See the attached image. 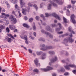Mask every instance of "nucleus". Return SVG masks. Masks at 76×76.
I'll return each mask as SVG.
<instances>
[{
  "label": "nucleus",
  "instance_id": "31",
  "mask_svg": "<svg viewBox=\"0 0 76 76\" xmlns=\"http://www.w3.org/2000/svg\"><path fill=\"white\" fill-rule=\"evenodd\" d=\"M63 20L65 23H67V19L64 17H63Z\"/></svg>",
  "mask_w": 76,
  "mask_h": 76
},
{
  "label": "nucleus",
  "instance_id": "4",
  "mask_svg": "<svg viewBox=\"0 0 76 76\" xmlns=\"http://www.w3.org/2000/svg\"><path fill=\"white\" fill-rule=\"evenodd\" d=\"M69 67H75V68H76V66L75 65L69 64L68 66L66 65L64 66L65 68L67 70H69V69H70Z\"/></svg>",
  "mask_w": 76,
  "mask_h": 76
},
{
  "label": "nucleus",
  "instance_id": "21",
  "mask_svg": "<svg viewBox=\"0 0 76 76\" xmlns=\"http://www.w3.org/2000/svg\"><path fill=\"white\" fill-rule=\"evenodd\" d=\"M71 21H72V23H73V24H75L76 23V21L75 20V19L71 20Z\"/></svg>",
  "mask_w": 76,
  "mask_h": 76
},
{
  "label": "nucleus",
  "instance_id": "59",
  "mask_svg": "<svg viewBox=\"0 0 76 76\" xmlns=\"http://www.w3.org/2000/svg\"><path fill=\"white\" fill-rule=\"evenodd\" d=\"M65 36H66V34H63V35H62L61 36V37H65Z\"/></svg>",
  "mask_w": 76,
  "mask_h": 76
},
{
  "label": "nucleus",
  "instance_id": "15",
  "mask_svg": "<svg viewBox=\"0 0 76 76\" xmlns=\"http://www.w3.org/2000/svg\"><path fill=\"white\" fill-rule=\"evenodd\" d=\"M5 26L3 25L0 26V33L1 32L2 30H3V29H5Z\"/></svg>",
  "mask_w": 76,
  "mask_h": 76
},
{
  "label": "nucleus",
  "instance_id": "34",
  "mask_svg": "<svg viewBox=\"0 0 76 76\" xmlns=\"http://www.w3.org/2000/svg\"><path fill=\"white\" fill-rule=\"evenodd\" d=\"M45 15L46 18H48L49 16H51V14L50 15L48 14V13H46L45 14Z\"/></svg>",
  "mask_w": 76,
  "mask_h": 76
},
{
  "label": "nucleus",
  "instance_id": "7",
  "mask_svg": "<svg viewBox=\"0 0 76 76\" xmlns=\"http://www.w3.org/2000/svg\"><path fill=\"white\" fill-rule=\"evenodd\" d=\"M52 48V47L50 46H47L45 47L44 48H40L41 50H43V51H45V50H49Z\"/></svg>",
  "mask_w": 76,
  "mask_h": 76
},
{
  "label": "nucleus",
  "instance_id": "12",
  "mask_svg": "<svg viewBox=\"0 0 76 76\" xmlns=\"http://www.w3.org/2000/svg\"><path fill=\"white\" fill-rule=\"evenodd\" d=\"M34 62L36 65L37 66H40L39 63H38V59L37 58H36V59L34 60Z\"/></svg>",
  "mask_w": 76,
  "mask_h": 76
},
{
  "label": "nucleus",
  "instance_id": "30",
  "mask_svg": "<svg viewBox=\"0 0 76 76\" xmlns=\"http://www.w3.org/2000/svg\"><path fill=\"white\" fill-rule=\"evenodd\" d=\"M36 53L37 55H38V56H39L40 55H41V54L42 53V52H36Z\"/></svg>",
  "mask_w": 76,
  "mask_h": 76
},
{
  "label": "nucleus",
  "instance_id": "40",
  "mask_svg": "<svg viewBox=\"0 0 76 76\" xmlns=\"http://www.w3.org/2000/svg\"><path fill=\"white\" fill-rule=\"evenodd\" d=\"M39 41H42L44 42L45 41V40L44 39H43L42 38H40L39 39Z\"/></svg>",
  "mask_w": 76,
  "mask_h": 76
},
{
  "label": "nucleus",
  "instance_id": "45",
  "mask_svg": "<svg viewBox=\"0 0 76 76\" xmlns=\"http://www.w3.org/2000/svg\"><path fill=\"white\" fill-rule=\"evenodd\" d=\"M34 72H35L37 73L38 72V70L37 69H35L33 70Z\"/></svg>",
  "mask_w": 76,
  "mask_h": 76
},
{
  "label": "nucleus",
  "instance_id": "32",
  "mask_svg": "<svg viewBox=\"0 0 76 76\" xmlns=\"http://www.w3.org/2000/svg\"><path fill=\"white\" fill-rule=\"evenodd\" d=\"M41 17H42V18H43V20H45V17L44 16V15L43 14H41L40 15Z\"/></svg>",
  "mask_w": 76,
  "mask_h": 76
},
{
  "label": "nucleus",
  "instance_id": "19",
  "mask_svg": "<svg viewBox=\"0 0 76 76\" xmlns=\"http://www.w3.org/2000/svg\"><path fill=\"white\" fill-rule=\"evenodd\" d=\"M25 39L26 40L25 43L27 44H28V41L27 39L28 38H27V36L25 35L24 36Z\"/></svg>",
  "mask_w": 76,
  "mask_h": 76
},
{
  "label": "nucleus",
  "instance_id": "26",
  "mask_svg": "<svg viewBox=\"0 0 76 76\" xmlns=\"http://www.w3.org/2000/svg\"><path fill=\"white\" fill-rule=\"evenodd\" d=\"M6 31L7 32H8V33H9L10 32V29L9 27H7L6 29Z\"/></svg>",
  "mask_w": 76,
  "mask_h": 76
},
{
  "label": "nucleus",
  "instance_id": "38",
  "mask_svg": "<svg viewBox=\"0 0 76 76\" xmlns=\"http://www.w3.org/2000/svg\"><path fill=\"white\" fill-rule=\"evenodd\" d=\"M34 7H35V8H36V10H37L38 9V7H37V6L36 5H34L33 6Z\"/></svg>",
  "mask_w": 76,
  "mask_h": 76
},
{
  "label": "nucleus",
  "instance_id": "20",
  "mask_svg": "<svg viewBox=\"0 0 76 76\" xmlns=\"http://www.w3.org/2000/svg\"><path fill=\"white\" fill-rule=\"evenodd\" d=\"M7 35H8V37H9L10 38H12L13 39H15V38H14V37H13V36H12V34H7Z\"/></svg>",
  "mask_w": 76,
  "mask_h": 76
},
{
  "label": "nucleus",
  "instance_id": "64",
  "mask_svg": "<svg viewBox=\"0 0 76 76\" xmlns=\"http://www.w3.org/2000/svg\"><path fill=\"white\" fill-rule=\"evenodd\" d=\"M53 76H56V74L55 73H54L53 74Z\"/></svg>",
  "mask_w": 76,
  "mask_h": 76
},
{
  "label": "nucleus",
  "instance_id": "29",
  "mask_svg": "<svg viewBox=\"0 0 76 76\" xmlns=\"http://www.w3.org/2000/svg\"><path fill=\"white\" fill-rule=\"evenodd\" d=\"M7 41H8V42L10 43V42H11V41H12V39L10 38H8L7 39Z\"/></svg>",
  "mask_w": 76,
  "mask_h": 76
},
{
  "label": "nucleus",
  "instance_id": "9",
  "mask_svg": "<svg viewBox=\"0 0 76 76\" xmlns=\"http://www.w3.org/2000/svg\"><path fill=\"white\" fill-rule=\"evenodd\" d=\"M55 3H57L58 4L61 5L63 4V3L62 2V1H60V0H53Z\"/></svg>",
  "mask_w": 76,
  "mask_h": 76
},
{
  "label": "nucleus",
  "instance_id": "60",
  "mask_svg": "<svg viewBox=\"0 0 76 76\" xmlns=\"http://www.w3.org/2000/svg\"><path fill=\"white\" fill-rule=\"evenodd\" d=\"M24 19L26 20L27 19H28V18H27V17L25 16L24 17Z\"/></svg>",
  "mask_w": 76,
  "mask_h": 76
},
{
  "label": "nucleus",
  "instance_id": "8",
  "mask_svg": "<svg viewBox=\"0 0 76 76\" xmlns=\"http://www.w3.org/2000/svg\"><path fill=\"white\" fill-rule=\"evenodd\" d=\"M52 16H53V17H55L56 19H58V20H61V18L58 15H57L55 13H53L52 15Z\"/></svg>",
  "mask_w": 76,
  "mask_h": 76
},
{
  "label": "nucleus",
  "instance_id": "49",
  "mask_svg": "<svg viewBox=\"0 0 76 76\" xmlns=\"http://www.w3.org/2000/svg\"><path fill=\"white\" fill-rule=\"evenodd\" d=\"M71 2L72 4H75L76 3V1H71Z\"/></svg>",
  "mask_w": 76,
  "mask_h": 76
},
{
  "label": "nucleus",
  "instance_id": "48",
  "mask_svg": "<svg viewBox=\"0 0 76 76\" xmlns=\"http://www.w3.org/2000/svg\"><path fill=\"white\" fill-rule=\"evenodd\" d=\"M40 21H41V22L42 23V25H44V26H45V25H46V24H45V23H42V20H40Z\"/></svg>",
  "mask_w": 76,
  "mask_h": 76
},
{
  "label": "nucleus",
  "instance_id": "23",
  "mask_svg": "<svg viewBox=\"0 0 76 76\" xmlns=\"http://www.w3.org/2000/svg\"><path fill=\"white\" fill-rule=\"evenodd\" d=\"M45 56H46V54L45 53L43 54L42 55V60H44V59L45 58Z\"/></svg>",
  "mask_w": 76,
  "mask_h": 76
},
{
  "label": "nucleus",
  "instance_id": "14",
  "mask_svg": "<svg viewBox=\"0 0 76 76\" xmlns=\"http://www.w3.org/2000/svg\"><path fill=\"white\" fill-rule=\"evenodd\" d=\"M9 28L11 29V30H14L15 28H16V27L15 26H12V25H9Z\"/></svg>",
  "mask_w": 76,
  "mask_h": 76
},
{
  "label": "nucleus",
  "instance_id": "6",
  "mask_svg": "<svg viewBox=\"0 0 76 76\" xmlns=\"http://www.w3.org/2000/svg\"><path fill=\"white\" fill-rule=\"evenodd\" d=\"M41 32H42V33H43V34H46L47 35H48L49 37L51 38H53V35H51L49 33L43 30H41Z\"/></svg>",
  "mask_w": 76,
  "mask_h": 76
},
{
  "label": "nucleus",
  "instance_id": "27",
  "mask_svg": "<svg viewBox=\"0 0 76 76\" xmlns=\"http://www.w3.org/2000/svg\"><path fill=\"white\" fill-rule=\"evenodd\" d=\"M47 31H50V32H53V31H51V29H50V26H47Z\"/></svg>",
  "mask_w": 76,
  "mask_h": 76
},
{
  "label": "nucleus",
  "instance_id": "17",
  "mask_svg": "<svg viewBox=\"0 0 76 76\" xmlns=\"http://www.w3.org/2000/svg\"><path fill=\"white\" fill-rule=\"evenodd\" d=\"M68 30L70 32H71V33H72L73 34H75V32L73 31V30H72V27H69L68 28Z\"/></svg>",
  "mask_w": 76,
  "mask_h": 76
},
{
  "label": "nucleus",
  "instance_id": "11",
  "mask_svg": "<svg viewBox=\"0 0 76 76\" xmlns=\"http://www.w3.org/2000/svg\"><path fill=\"white\" fill-rule=\"evenodd\" d=\"M11 22L12 23L13 25L16 24V22H17V20L16 18H14L11 20Z\"/></svg>",
  "mask_w": 76,
  "mask_h": 76
},
{
  "label": "nucleus",
  "instance_id": "44",
  "mask_svg": "<svg viewBox=\"0 0 76 76\" xmlns=\"http://www.w3.org/2000/svg\"><path fill=\"white\" fill-rule=\"evenodd\" d=\"M69 75V74L67 72H66L64 74V75L65 76H68V75Z\"/></svg>",
  "mask_w": 76,
  "mask_h": 76
},
{
  "label": "nucleus",
  "instance_id": "54",
  "mask_svg": "<svg viewBox=\"0 0 76 76\" xmlns=\"http://www.w3.org/2000/svg\"><path fill=\"white\" fill-rule=\"evenodd\" d=\"M28 51L30 53H32V50H31V49H29Z\"/></svg>",
  "mask_w": 76,
  "mask_h": 76
},
{
  "label": "nucleus",
  "instance_id": "41",
  "mask_svg": "<svg viewBox=\"0 0 76 76\" xmlns=\"http://www.w3.org/2000/svg\"><path fill=\"white\" fill-rule=\"evenodd\" d=\"M35 18L37 20H39V17L38 16H36Z\"/></svg>",
  "mask_w": 76,
  "mask_h": 76
},
{
  "label": "nucleus",
  "instance_id": "1",
  "mask_svg": "<svg viewBox=\"0 0 76 76\" xmlns=\"http://www.w3.org/2000/svg\"><path fill=\"white\" fill-rule=\"evenodd\" d=\"M70 37L68 39H64V42L65 43H67V42H68V41H69L70 42H73L75 41V40L74 39H72V34H71V35H69Z\"/></svg>",
  "mask_w": 76,
  "mask_h": 76
},
{
  "label": "nucleus",
  "instance_id": "56",
  "mask_svg": "<svg viewBox=\"0 0 76 76\" xmlns=\"http://www.w3.org/2000/svg\"><path fill=\"white\" fill-rule=\"evenodd\" d=\"M2 72H6V70H5V69H2Z\"/></svg>",
  "mask_w": 76,
  "mask_h": 76
},
{
  "label": "nucleus",
  "instance_id": "39",
  "mask_svg": "<svg viewBox=\"0 0 76 76\" xmlns=\"http://www.w3.org/2000/svg\"><path fill=\"white\" fill-rule=\"evenodd\" d=\"M61 71L62 72H65V70L64 68H62L61 69Z\"/></svg>",
  "mask_w": 76,
  "mask_h": 76
},
{
  "label": "nucleus",
  "instance_id": "22",
  "mask_svg": "<svg viewBox=\"0 0 76 76\" xmlns=\"http://www.w3.org/2000/svg\"><path fill=\"white\" fill-rule=\"evenodd\" d=\"M23 25L24 27H26L27 28H29V26H28L26 24L24 23L23 24Z\"/></svg>",
  "mask_w": 76,
  "mask_h": 76
},
{
  "label": "nucleus",
  "instance_id": "50",
  "mask_svg": "<svg viewBox=\"0 0 76 76\" xmlns=\"http://www.w3.org/2000/svg\"><path fill=\"white\" fill-rule=\"evenodd\" d=\"M71 7V5H68L67 7V8H69L70 9Z\"/></svg>",
  "mask_w": 76,
  "mask_h": 76
},
{
  "label": "nucleus",
  "instance_id": "37",
  "mask_svg": "<svg viewBox=\"0 0 76 76\" xmlns=\"http://www.w3.org/2000/svg\"><path fill=\"white\" fill-rule=\"evenodd\" d=\"M33 21V18H30L29 20V21L30 22H32Z\"/></svg>",
  "mask_w": 76,
  "mask_h": 76
},
{
  "label": "nucleus",
  "instance_id": "25",
  "mask_svg": "<svg viewBox=\"0 0 76 76\" xmlns=\"http://www.w3.org/2000/svg\"><path fill=\"white\" fill-rule=\"evenodd\" d=\"M33 29L34 31H35L36 29V26L35 25V23H34V25L33 26Z\"/></svg>",
  "mask_w": 76,
  "mask_h": 76
},
{
  "label": "nucleus",
  "instance_id": "18",
  "mask_svg": "<svg viewBox=\"0 0 76 76\" xmlns=\"http://www.w3.org/2000/svg\"><path fill=\"white\" fill-rule=\"evenodd\" d=\"M57 57L56 56H55L54 58L51 59V61L52 62V63H53V62H54V61H57Z\"/></svg>",
  "mask_w": 76,
  "mask_h": 76
},
{
  "label": "nucleus",
  "instance_id": "43",
  "mask_svg": "<svg viewBox=\"0 0 76 76\" xmlns=\"http://www.w3.org/2000/svg\"><path fill=\"white\" fill-rule=\"evenodd\" d=\"M13 18H13V15H11L9 19H11V20H12V19H13Z\"/></svg>",
  "mask_w": 76,
  "mask_h": 76
},
{
  "label": "nucleus",
  "instance_id": "36",
  "mask_svg": "<svg viewBox=\"0 0 76 76\" xmlns=\"http://www.w3.org/2000/svg\"><path fill=\"white\" fill-rule=\"evenodd\" d=\"M49 53L50 54H54V52L53 51H49Z\"/></svg>",
  "mask_w": 76,
  "mask_h": 76
},
{
  "label": "nucleus",
  "instance_id": "5",
  "mask_svg": "<svg viewBox=\"0 0 76 76\" xmlns=\"http://www.w3.org/2000/svg\"><path fill=\"white\" fill-rule=\"evenodd\" d=\"M27 9H28V11L26 10V9H22V13H23V14L24 15H26V12H29V10L30 9V8H29V7H27Z\"/></svg>",
  "mask_w": 76,
  "mask_h": 76
},
{
  "label": "nucleus",
  "instance_id": "24",
  "mask_svg": "<svg viewBox=\"0 0 76 76\" xmlns=\"http://www.w3.org/2000/svg\"><path fill=\"white\" fill-rule=\"evenodd\" d=\"M75 18V15L74 14H72L70 17L71 20L74 19Z\"/></svg>",
  "mask_w": 76,
  "mask_h": 76
},
{
  "label": "nucleus",
  "instance_id": "47",
  "mask_svg": "<svg viewBox=\"0 0 76 76\" xmlns=\"http://www.w3.org/2000/svg\"><path fill=\"white\" fill-rule=\"evenodd\" d=\"M57 26V25L56 24H52V28H53V27H56Z\"/></svg>",
  "mask_w": 76,
  "mask_h": 76
},
{
  "label": "nucleus",
  "instance_id": "58",
  "mask_svg": "<svg viewBox=\"0 0 76 76\" xmlns=\"http://www.w3.org/2000/svg\"><path fill=\"white\" fill-rule=\"evenodd\" d=\"M2 12H5V10L3 8L2 9Z\"/></svg>",
  "mask_w": 76,
  "mask_h": 76
},
{
  "label": "nucleus",
  "instance_id": "2",
  "mask_svg": "<svg viewBox=\"0 0 76 76\" xmlns=\"http://www.w3.org/2000/svg\"><path fill=\"white\" fill-rule=\"evenodd\" d=\"M53 68H52L50 66H47L46 69H42L41 68V70L42 72H48V71H49L50 70H53Z\"/></svg>",
  "mask_w": 76,
  "mask_h": 76
},
{
  "label": "nucleus",
  "instance_id": "52",
  "mask_svg": "<svg viewBox=\"0 0 76 76\" xmlns=\"http://www.w3.org/2000/svg\"><path fill=\"white\" fill-rule=\"evenodd\" d=\"M53 6H55V7H56L57 6V5L56 4H55V3H53Z\"/></svg>",
  "mask_w": 76,
  "mask_h": 76
},
{
  "label": "nucleus",
  "instance_id": "55",
  "mask_svg": "<svg viewBox=\"0 0 76 76\" xmlns=\"http://www.w3.org/2000/svg\"><path fill=\"white\" fill-rule=\"evenodd\" d=\"M28 6H30L31 7H32V5H31V4L30 3H28Z\"/></svg>",
  "mask_w": 76,
  "mask_h": 76
},
{
  "label": "nucleus",
  "instance_id": "51",
  "mask_svg": "<svg viewBox=\"0 0 76 76\" xmlns=\"http://www.w3.org/2000/svg\"><path fill=\"white\" fill-rule=\"evenodd\" d=\"M12 14L15 15H16V13H15V11H12Z\"/></svg>",
  "mask_w": 76,
  "mask_h": 76
},
{
  "label": "nucleus",
  "instance_id": "35",
  "mask_svg": "<svg viewBox=\"0 0 76 76\" xmlns=\"http://www.w3.org/2000/svg\"><path fill=\"white\" fill-rule=\"evenodd\" d=\"M51 4H49V6L48 7V10H50L51 9Z\"/></svg>",
  "mask_w": 76,
  "mask_h": 76
},
{
  "label": "nucleus",
  "instance_id": "28",
  "mask_svg": "<svg viewBox=\"0 0 76 76\" xmlns=\"http://www.w3.org/2000/svg\"><path fill=\"white\" fill-rule=\"evenodd\" d=\"M66 15L68 16H69V15H70V11H69V10H67Z\"/></svg>",
  "mask_w": 76,
  "mask_h": 76
},
{
  "label": "nucleus",
  "instance_id": "46",
  "mask_svg": "<svg viewBox=\"0 0 76 76\" xmlns=\"http://www.w3.org/2000/svg\"><path fill=\"white\" fill-rule=\"evenodd\" d=\"M20 37H21V38L22 39H25V36L24 37H23V36L20 35Z\"/></svg>",
  "mask_w": 76,
  "mask_h": 76
},
{
  "label": "nucleus",
  "instance_id": "10",
  "mask_svg": "<svg viewBox=\"0 0 76 76\" xmlns=\"http://www.w3.org/2000/svg\"><path fill=\"white\" fill-rule=\"evenodd\" d=\"M15 12H17V11L20 10V7H19L18 5L17 4H15Z\"/></svg>",
  "mask_w": 76,
  "mask_h": 76
},
{
  "label": "nucleus",
  "instance_id": "13",
  "mask_svg": "<svg viewBox=\"0 0 76 76\" xmlns=\"http://www.w3.org/2000/svg\"><path fill=\"white\" fill-rule=\"evenodd\" d=\"M20 4L21 5V8H22L23 7V6H24L25 4V3L22 0H20Z\"/></svg>",
  "mask_w": 76,
  "mask_h": 76
},
{
  "label": "nucleus",
  "instance_id": "63",
  "mask_svg": "<svg viewBox=\"0 0 76 76\" xmlns=\"http://www.w3.org/2000/svg\"><path fill=\"white\" fill-rule=\"evenodd\" d=\"M63 31H61L59 32H58V34H63Z\"/></svg>",
  "mask_w": 76,
  "mask_h": 76
},
{
  "label": "nucleus",
  "instance_id": "3",
  "mask_svg": "<svg viewBox=\"0 0 76 76\" xmlns=\"http://www.w3.org/2000/svg\"><path fill=\"white\" fill-rule=\"evenodd\" d=\"M1 15H1L0 17L1 18H3L5 20L7 19V17H9L10 15L9 14H7L4 13H2Z\"/></svg>",
  "mask_w": 76,
  "mask_h": 76
},
{
  "label": "nucleus",
  "instance_id": "33",
  "mask_svg": "<svg viewBox=\"0 0 76 76\" xmlns=\"http://www.w3.org/2000/svg\"><path fill=\"white\" fill-rule=\"evenodd\" d=\"M18 2V1L17 0H13L12 3H13L14 4H16Z\"/></svg>",
  "mask_w": 76,
  "mask_h": 76
},
{
  "label": "nucleus",
  "instance_id": "61",
  "mask_svg": "<svg viewBox=\"0 0 76 76\" xmlns=\"http://www.w3.org/2000/svg\"><path fill=\"white\" fill-rule=\"evenodd\" d=\"M7 7L8 8H9V7H10V5L9 4L7 5Z\"/></svg>",
  "mask_w": 76,
  "mask_h": 76
},
{
  "label": "nucleus",
  "instance_id": "57",
  "mask_svg": "<svg viewBox=\"0 0 76 76\" xmlns=\"http://www.w3.org/2000/svg\"><path fill=\"white\" fill-rule=\"evenodd\" d=\"M40 47H41L44 48V47H45V45H40Z\"/></svg>",
  "mask_w": 76,
  "mask_h": 76
},
{
  "label": "nucleus",
  "instance_id": "42",
  "mask_svg": "<svg viewBox=\"0 0 76 76\" xmlns=\"http://www.w3.org/2000/svg\"><path fill=\"white\" fill-rule=\"evenodd\" d=\"M20 10H19V11H18V13H19V16L20 17H21V16H22V14H21V13H20Z\"/></svg>",
  "mask_w": 76,
  "mask_h": 76
},
{
  "label": "nucleus",
  "instance_id": "62",
  "mask_svg": "<svg viewBox=\"0 0 76 76\" xmlns=\"http://www.w3.org/2000/svg\"><path fill=\"white\" fill-rule=\"evenodd\" d=\"M34 37H36V33L35 32H34Z\"/></svg>",
  "mask_w": 76,
  "mask_h": 76
},
{
  "label": "nucleus",
  "instance_id": "53",
  "mask_svg": "<svg viewBox=\"0 0 76 76\" xmlns=\"http://www.w3.org/2000/svg\"><path fill=\"white\" fill-rule=\"evenodd\" d=\"M30 38H31V39H34V38L32 37V36H30L29 37Z\"/></svg>",
  "mask_w": 76,
  "mask_h": 76
},
{
  "label": "nucleus",
  "instance_id": "16",
  "mask_svg": "<svg viewBox=\"0 0 76 76\" xmlns=\"http://www.w3.org/2000/svg\"><path fill=\"white\" fill-rule=\"evenodd\" d=\"M58 25H59V28H57L56 29V31H60V29H61V28H62V26H61V24L60 23H58Z\"/></svg>",
  "mask_w": 76,
  "mask_h": 76
}]
</instances>
